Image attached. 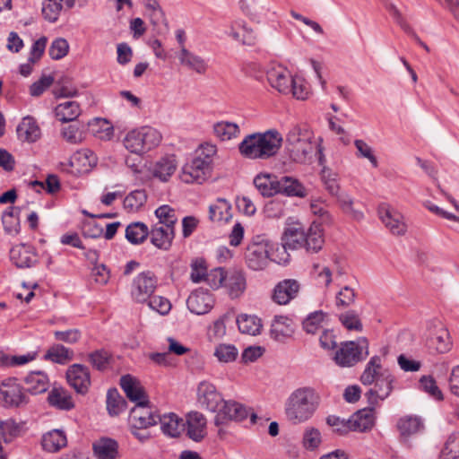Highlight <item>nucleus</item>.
Masks as SVG:
<instances>
[{"instance_id":"1","label":"nucleus","mask_w":459,"mask_h":459,"mask_svg":"<svg viewBox=\"0 0 459 459\" xmlns=\"http://www.w3.org/2000/svg\"><path fill=\"white\" fill-rule=\"evenodd\" d=\"M315 154H318L319 163L323 165L322 151L312 142V133L306 126L297 125L286 134L280 162L286 168H291L293 164L310 163Z\"/></svg>"},{"instance_id":"2","label":"nucleus","mask_w":459,"mask_h":459,"mask_svg":"<svg viewBox=\"0 0 459 459\" xmlns=\"http://www.w3.org/2000/svg\"><path fill=\"white\" fill-rule=\"evenodd\" d=\"M282 143L281 134L277 129H269L246 135L238 144V151L246 159L265 160L276 156Z\"/></svg>"},{"instance_id":"3","label":"nucleus","mask_w":459,"mask_h":459,"mask_svg":"<svg viewBox=\"0 0 459 459\" xmlns=\"http://www.w3.org/2000/svg\"><path fill=\"white\" fill-rule=\"evenodd\" d=\"M282 241L290 249L305 248L307 253L319 252L325 243L323 230L320 224L314 221L308 228L301 222H293L284 230Z\"/></svg>"},{"instance_id":"4","label":"nucleus","mask_w":459,"mask_h":459,"mask_svg":"<svg viewBox=\"0 0 459 459\" xmlns=\"http://www.w3.org/2000/svg\"><path fill=\"white\" fill-rule=\"evenodd\" d=\"M317 407V396L311 388L295 390L285 405L287 419L294 424L301 423L312 417Z\"/></svg>"},{"instance_id":"5","label":"nucleus","mask_w":459,"mask_h":459,"mask_svg":"<svg viewBox=\"0 0 459 459\" xmlns=\"http://www.w3.org/2000/svg\"><path fill=\"white\" fill-rule=\"evenodd\" d=\"M161 134L152 126H141L129 131L124 138L125 147L134 154H143L160 143Z\"/></svg>"},{"instance_id":"6","label":"nucleus","mask_w":459,"mask_h":459,"mask_svg":"<svg viewBox=\"0 0 459 459\" xmlns=\"http://www.w3.org/2000/svg\"><path fill=\"white\" fill-rule=\"evenodd\" d=\"M368 355V342L367 338H359L357 342L347 341L341 342L337 348L333 360L342 368L353 367L364 360Z\"/></svg>"},{"instance_id":"7","label":"nucleus","mask_w":459,"mask_h":459,"mask_svg":"<svg viewBox=\"0 0 459 459\" xmlns=\"http://www.w3.org/2000/svg\"><path fill=\"white\" fill-rule=\"evenodd\" d=\"M271 241L264 235L253 238L246 249L245 259L248 268L254 271L264 270L270 263Z\"/></svg>"},{"instance_id":"8","label":"nucleus","mask_w":459,"mask_h":459,"mask_svg":"<svg viewBox=\"0 0 459 459\" xmlns=\"http://www.w3.org/2000/svg\"><path fill=\"white\" fill-rule=\"evenodd\" d=\"M158 279L151 271L139 273L133 281L131 296L138 303L148 301L157 288Z\"/></svg>"},{"instance_id":"9","label":"nucleus","mask_w":459,"mask_h":459,"mask_svg":"<svg viewBox=\"0 0 459 459\" xmlns=\"http://www.w3.org/2000/svg\"><path fill=\"white\" fill-rule=\"evenodd\" d=\"M395 377L387 370H382L375 380L374 386L365 394L369 406L375 407L379 401L386 399L394 389Z\"/></svg>"},{"instance_id":"10","label":"nucleus","mask_w":459,"mask_h":459,"mask_svg":"<svg viewBox=\"0 0 459 459\" xmlns=\"http://www.w3.org/2000/svg\"><path fill=\"white\" fill-rule=\"evenodd\" d=\"M0 394L7 407H21L29 403L26 390L16 378H7L0 383Z\"/></svg>"},{"instance_id":"11","label":"nucleus","mask_w":459,"mask_h":459,"mask_svg":"<svg viewBox=\"0 0 459 459\" xmlns=\"http://www.w3.org/2000/svg\"><path fill=\"white\" fill-rule=\"evenodd\" d=\"M266 77L269 84L278 92L281 94L290 93L293 76L285 66L279 64H271L266 72Z\"/></svg>"},{"instance_id":"12","label":"nucleus","mask_w":459,"mask_h":459,"mask_svg":"<svg viewBox=\"0 0 459 459\" xmlns=\"http://www.w3.org/2000/svg\"><path fill=\"white\" fill-rule=\"evenodd\" d=\"M149 400L135 404L130 411V419L134 429H147L158 423L159 415L149 406Z\"/></svg>"},{"instance_id":"13","label":"nucleus","mask_w":459,"mask_h":459,"mask_svg":"<svg viewBox=\"0 0 459 459\" xmlns=\"http://www.w3.org/2000/svg\"><path fill=\"white\" fill-rule=\"evenodd\" d=\"M69 385L81 394H85L91 385L89 368L82 364H73L66 371Z\"/></svg>"},{"instance_id":"14","label":"nucleus","mask_w":459,"mask_h":459,"mask_svg":"<svg viewBox=\"0 0 459 459\" xmlns=\"http://www.w3.org/2000/svg\"><path fill=\"white\" fill-rule=\"evenodd\" d=\"M247 411L242 404L227 401L224 402L222 407L218 411L214 418V424L221 426L227 424L230 420L241 421L247 417Z\"/></svg>"},{"instance_id":"15","label":"nucleus","mask_w":459,"mask_h":459,"mask_svg":"<svg viewBox=\"0 0 459 459\" xmlns=\"http://www.w3.org/2000/svg\"><path fill=\"white\" fill-rule=\"evenodd\" d=\"M378 214L382 222L394 235H403L406 232L407 226L403 215L389 205L381 204L378 207Z\"/></svg>"},{"instance_id":"16","label":"nucleus","mask_w":459,"mask_h":459,"mask_svg":"<svg viewBox=\"0 0 459 459\" xmlns=\"http://www.w3.org/2000/svg\"><path fill=\"white\" fill-rule=\"evenodd\" d=\"M197 400L202 406L211 411H216L219 405L223 402L215 385L208 381L199 383L197 386Z\"/></svg>"},{"instance_id":"17","label":"nucleus","mask_w":459,"mask_h":459,"mask_svg":"<svg viewBox=\"0 0 459 459\" xmlns=\"http://www.w3.org/2000/svg\"><path fill=\"white\" fill-rule=\"evenodd\" d=\"M224 288L231 299L239 298L247 289L246 273L243 270L230 268L227 270Z\"/></svg>"},{"instance_id":"18","label":"nucleus","mask_w":459,"mask_h":459,"mask_svg":"<svg viewBox=\"0 0 459 459\" xmlns=\"http://www.w3.org/2000/svg\"><path fill=\"white\" fill-rule=\"evenodd\" d=\"M97 163V156L89 149L75 152L69 160V165L75 172H91Z\"/></svg>"},{"instance_id":"19","label":"nucleus","mask_w":459,"mask_h":459,"mask_svg":"<svg viewBox=\"0 0 459 459\" xmlns=\"http://www.w3.org/2000/svg\"><path fill=\"white\" fill-rule=\"evenodd\" d=\"M299 290V283L296 280H284L274 287L273 300L279 305H286L297 296Z\"/></svg>"},{"instance_id":"20","label":"nucleus","mask_w":459,"mask_h":459,"mask_svg":"<svg viewBox=\"0 0 459 459\" xmlns=\"http://www.w3.org/2000/svg\"><path fill=\"white\" fill-rule=\"evenodd\" d=\"M217 149L213 144L206 143L201 145L195 151V157L191 161V169L194 170H212L213 156L216 154Z\"/></svg>"},{"instance_id":"21","label":"nucleus","mask_w":459,"mask_h":459,"mask_svg":"<svg viewBox=\"0 0 459 459\" xmlns=\"http://www.w3.org/2000/svg\"><path fill=\"white\" fill-rule=\"evenodd\" d=\"M120 386L126 397L135 404L149 400L140 381L129 374L121 377Z\"/></svg>"},{"instance_id":"22","label":"nucleus","mask_w":459,"mask_h":459,"mask_svg":"<svg viewBox=\"0 0 459 459\" xmlns=\"http://www.w3.org/2000/svg\"><path fill=\"white\" fill-rule=\"evenodd\" d=\"M18 139L22 142L35 143L41 136V130L33 117H24L16 128Z\"/></svg>"},{"instance_id":"23","label":"nucleus","mask_w":459,"mask_h":459,"mask_svg":"<svg viewBox=\"0 0 459 459\" xmlns=\"http://www.w3.org/2000/svg\"><path fill=\"white\" fill-rule=\"evenodd\" d=\"M186 304L192 313L204 315L212 307L213 299L210 293L204 290H195L188 297Z\"/></svg>"},{"instance_id":"24","label":"nucleus","mask_w":459,"mask_h":459,"mask_svg":"<svg viewBox=\"0 0 459 459\" xmlns=\"http://www.w3.org/2000/svg\"><path fill=\"white\" fill-rule=\"evenodd\" d=\"M206 419L198 411L188 413L186 419V434L189 438L200 442L205 436Z\"/></svg>"},{"instance_id":"25","label":"nucleus","mask_w":459,"mask_h":459,"mask_svg":"<svg viewBox=\"0 0 459 459\" xmlns=\"http://www.w3.org/2000/svg\"><path fill=\"white\" fill-rule=\"evenodd\" d=\"M351 431L366 432L374 426V407L369 406L355 412L350 418Z\"/></svg>"},{"instance_id":"26","label":"nucleus","mask_w":459,"mask_h":459,"mask_svg":"<svg viewBox=\"0 0 459 459\" xmlns=\"http://www.w3.org/2000/svg\"><path fill=\"white\" fill-rule=\"evenodd\" d=\"M149 235L152 245L160 249L169 250L175 237V231L172 228L155 224L149 231Z\"/></svg>"},{"instance_id":"27","label":"nucleus","mask_w":459,"mask_h":459,"mask_svg":"<svg viewBox=\"0 0 459 459\" xmlns=\"http://www.w3.org/2000/svg\"><path fill=\"white\" fill-rule=\"evenodd\" d=\"M294 333L292 320L287 316H275L270 330L271 337L277 342H284Z\"/></svg>"},{"instance_id":"28","label":"nucleus","mask_w":459,"mask_h":459,"mask_svg":"<svg viewBox=\"0 0 459 459\" xmlns=\"http://www.w3.org/2000/svg\"><path fill=\"white\" fill-rule=\"evenodd\" d=\"M254 185L264 196H273L280 193V180L275 174H257Z\"/></svg>"},{"instance_id":"29","label":"nucleus","mask_w":459,"mask_h":459,"mask_svg":"<svg viewBox=\"0 0 459 459\" xmlns=\"http://www.w3.org/2000/svg\"><path fill=\"white\" fill-rule=\"evenodd\" d=\"M10 258L18 268H29L36 263V255L30 247L15 246L10 250Z\"/></svg>"},{"instance_id":"30","label":"nucleus","mask_w":459,"mask_h":459,"mask_svg":"<svg viewBox=\"0 0 459 459\" xmlns=\"http://www.w3.org/2000/svg\"><path fill=\"white\" fill-rule=\"evenodd\" d=\"M158 422L160 423L162 432L171 437H179L185 427L183 420L173 412L159 415Z\"/></svg>"},{"instance_id":"31","label":"nucleus","mask_w":459,"mask_h":459,"mask_svg":"<svg viewBox=\"0 0 459 459\" xmlns=\"http://www.w3.org/2000/svg\"><path fill=\"white\" fill-rule=\"evenodd\" d=\"M63 3L67 8L74 6L76 0H43L42 15L49 22L57 21L63 9Z\"/></svg>"},{"instance_id":"32","label":"nucleus","mask_w":459,"mask_h":459,"mask_svg":"<svg viewBox=\"0 0 459 459\" xmlns=\"http://www.w3.org/2000/svg\"><path fill=\"white\" fill-rule=\"evenodd\" d=\"M94 455L98 459H116L118 454V444L115 439L102 437L93 443Z\"/></svg>"},{"instance_id":"33","label":"nucleus","mask_w":459,"mask_h":459,"mask_svg":"<svg viewBox=\"0 0 459 459\" xmlns=\"http://www.w3.org/2000/svg\"><path fill=\"white\" fill-rule=\"evenodd\" d=\"M427 347L437 353H446L452 348L450 334L445 328H441L435 334L426 340Z\"/></svg>"},{"instance_id":"34","label":"nucleus","mask_w":459,"mask_h":459,"mask_svg":"<svg viewBox=\"0 0 459 459\" xmlns=\"http://www.w3.org/2000/svg\"><path fill=\"white\" fill-rule=\"evenodd\" d=\"M178 58L182 65L195 71L197 74H203L207 69L205 61L201 56L187 50L185 47L180 48Z\"/></svg>"},{"instance_id":"35","label":"nucleus","mask_w":459,"mask_h":459,"mask_svg":"<svg viewBox=\"0 0 459 459\" xmlns=\"http://www.w3.org/2000/svg\"><path fill=\"white\" fill-rule=\"evenodd\" d=\"M67 444L65 434L59 429H53L43 435L41 445L45 451L56 453Z\"/></svg>"},{"instance_id":"36","label":"nucleus","mask_w":459,"mask_h":459,"mask_svg":"<svg viewBox=\"0 0 459 459\" xmlns=\"http://www.w3.org/2000/svg\"><path fill=\"white\" fill-rule=\"evenodd\" d=\"M26 392L38 394L46 392L49 386L48 376L41 371L30 372L25 377Z\"/></svg>"},{"instance_id":"37","label":"nucleus","mask_w":459,"mask_h":459,"mask_svg":"<svg viewBox=\"0 0 459 459\" xmlns=\"http://www.w3.org/2000/svg\"><path fill=\"white\" fill-rule=\"evenodd\" d=\"M49 404L63 411L74 408V403L69 392L64 388H53L48 396Z\"/></svg>"},{"instance_id":"38","label":"nucleus","mask_w":459,"mask_h":459,"mask_svg":"<svg viewBox=\"0 0 459 459\" xmlns=\"http://www.w3.org/2000/svg\"><path fill=\"white\" fill-rule=\"evenodd\" d=\"M81 113V108L76 101H65L58 104L55 108V114L63 123L75 120Z\"/></svg>"},{"instance_id":"39","label":"nucleus","mask_w":459,"mask_h":459,"mask_svg":"<svg viewBox=\"0 0 459 459\" xmlns=\"http://www.w3.org/2000/svg\"><path fill=\"white\" fill-rule=\"evenodd\" d=\"M385 8L389 12L390 15L393 17L394 22L407 33L413 36L415 40L418 42L420 46H421L427 52H429V48L427 44H425L412 30L411 26L407 23L402 13L398 10V8L392 3H386Z\"/></svg>"},{"instance_id":"40","label":"nucleus","mask_w":459,"mask_h":459,"mask_svg":"<svg viewBox=\"0 0 459 459\" xmlns=\"http://www.w3.org/2000/svg\"><path fill=\"white\" fill-rule=\"evenodd\" d=\"M381 358L377 355L373 356L367 363L365 369L360 376V382L364 385H371L379 374H381Z\"/></svg>"},{"instance_id":"41","label":"nucleus","mask_w":459,"mask_h":459,"mask_svg":"<svg viewBox=\"0 0 459 459\" xmlns=\"http://www.w3.org/2000/svg\"><path fill=\"white\" fill-rule=\"evenodd\" d=\"M106 403L108 412L111 417L119 415L127 406L126 401L116 388H111L108 391Z\"/></svg>"},{"instance_id":"42","label":"nucleus","mask_w":459,"mask_h":459,"mask_svg":"<svg viewBox=\"0 0 459 459\" xmlns=\"http://www.w3.org/2000/svg\"><path fill=\"white\" fill-rule=\"evenodd\" d=\"M236 321L238 330L243 333L256 335L261 332V320L255 316L240 315Z\"/></svg>"},{"instance_id":"43","label":"nucleus","mask_w":459,"mask_h":459,"mask_svg":"<svg viewBox=\"0 0 459 459\" xmlns=\"http://www.w3.org/2000/svg\"><path fill=\"white\" fill-rule=\"evenodd\" d=\"M338 203L342 212L355 221L363 219L364 214L360 209L361 204H355L353 199L347 194H341L338 195Z\"/></svg>"},{"instance_id":"44","label":"nucleus","mask_w":459,"mask_h":459,"mask_svg":"<svg viewBox=\"0 0 459 459\" xmlns=\"http://www.w3.org/2000/svg\"><path fill=\"white\" fill-rule=\"evenodd\" d=\"M397 428L403 437H410L422 430L424 425L416 416H405L399 420Z\"/></svg>"},{"instance_id":"45","label":"nucleus","mask_w":459,"mask_h":459,"mask_svg":"<svg viewBox=\"0 0 459 459\" xmlns=\"http://www.w3.org/2000/svg\"><path fill=\"white\" fill-rule=\"evenodd\" d=\"M148 236L149 230L143 222H133L126 229V239L134 245L143 243Z\"/></svg>"},{"instance_id":"46","label":"nucleus","mask_w":459,"mask_h":459,"mask_svg":"<svg viewBox=\"0 0 459 459\" xmlns=\"http://www.w3.org/2000/svg\"><path fill=\"white\" fill-rule=\"evenodd\" d=\"M439 459H459V432L455 431L448 436Z\"/></svg>"},{"instance_id":"47","label":"nucleus","mask_w":459,"mask_h":459,"mask_svg":"<svg viewBox=\"0 0 459 459\" xmlns=\"http://www.w3.org/2000/svg\"><path fill=\"white\" fill-rule=\"evenodd\" d=\"M280 193L285 194L289 196L303 197L306 195V190L304 186L293 178L283 177L280 180Z\"/></svg>"},{"instance_id":"48","label":"nucleus","mask_w":459,"mask_h":459,"mask_svg":"<svg viewBox=\"0 0 459 459\" xmlns=\"http://www.w3.org/2000/svg\"><path fill=\"white\" fill-rule=\"evenodd\" d=\"M146 201L147 195L145 190H134L126 196L124 208L129 212H136L145 204Z\"/></svg>"},{"instance_id":"49","label":"nucleus","mask_w":459,"mask_h":459,"mask_svg":"<svg viewBox=\"0 0 459 459\" xmlns=\"http://www.w3.org/2000/svg\"><path fill=\"white\" fill-rule=\"evenodd\" d=\"M21 430L22 426L13 419L0 420V435L4 443H11L20 435Z\"/></svg>"},{"instance_id":"50","label":"nucleus","mask_w":459,"mask_h":459,"mask_svg":"<svg viewBox=\"0 0 459 459\" xmlns=\"http://www.w3.org/2000/svg\"><path fill=\"white\" fill-rule=\"evenodd\" d=\"M73 351L62 344H55L45 354V359L53 362L64 364L72 359Z\"/></svg>"},{"instance_id":"51","label":"nucleus","mask_w":459,"mask_h":459,"mask_svg":"<svg viewBox=\"0 0 459 459\" xmlns=\"http://www.w3.org/2000/svg\"><path fill=\"white\" fill-rule=\"evenodd\" d=\"M155 215L159 219V222L157 223L159 226L174 229V226L178 221L175 210L167 204L157 208L155 211Z\"/></svg>"},{"instance_id":"52","label":"nucleus","mask_w":459,"mask_h":459,"mask_svg":"<svg viewBox=\"0 0 459 459\" xmlns=\"http://www.w3.org/2000/svg\"><path fill=\"white\" fill-rule=\"evenodd\" d=\"M289 247L284 241L281 244L273 243L271 241L270 247V262H274L279 264H287L290 261V254L288 253Z\"/></svg>"},{"instance_id":"53","label":"nucleus","mask_w":459,"mask_h":459,"mask_svg":"<svg viewBox=\"0 0 459 459\" xmlns=\"http://www.w3.org/2000/svg\"><path fill=\"white\" fill-rule=\"evenodd\" d=\"M215 134L221 140H230L239 133L237 124L231 122H219L213 127Z\"/></svg>"},{"instance_id":"54","label":"nucleus","mask_w":459,"mask_h":459,"mask_svg":"<svg viewBox=\"0 0 459 459\" xmlns=\"http://www.w3.org/2000/svg\"><path fill=\"white\" fill-rule=\"evenodd\" d=\"M92 367L100 371L105 370L111 359L110 354L105 350H97L88 355Z\"/></svg>"},{"instance_id":"55","label":"nucleus","mask_w":459,"mask_h":459,"mask_svg":"<svg viewBox=\"0 0 459 459\" xmlns=\"http://www.w3.org/2000/svg\"><path fill=\"white\" fill-rule=\"evenodd\" d=\"M339 320L342 325L350 331H362V323L359 315L354 310H349L339 316Z\"/></svg>"},{"instance_id":"56","label":"nucleus","mask_w":459,"mask_h":459,"mask_svg":"<svg viewBox=\"0 0 459 459\" xmlns=\"http://www.w3.org/2000/svg\"><path fill=\"white\" fill-rule=\"evenodd\" d=\"M2 222L4 225V231L7 234L16 235L20 231V221L19 219L13 215V207H9L3 213Z\"/></svg>"},{"instance_id":"57","label":"nucleus","mask_w":459,"mask_h":459,"mask_svg":"<svg viewBox=\"0 0 459 459\" xmlns=\"http://www.w3.org/2000/svg\"><path fill=\"white\" fill-rule=\"evenodd\" d=\"M354 145L357 149L356 156L368 159L372 164L373 169H377V160L373 153L372 148L365 141L360 139L355 140Z\"/></svg>"},{"instance_id":"58","label":"nucleus","mask_w":459,"mask_h":459,"mask_svg":"<svg viewBox=\"0 0 459 459\" xmlns=\"http://www.w3.org/2000/svg\"><path fill=\"white\" fill-rule=\"evenodd\" d=\"M30 185L31 186H39L50 195L57 193L61 188L60 180L56 174H48L45 181L34 180L30 181Z\"/></svg>"},{"instance_id":"59","label":"nucleus","mask_w":459,"mask_h":459,"mask_svg":"<svg viewBox=\"0 0 459 459\" xmlns=\"http://www.w3.org/2000/svg\"><path fill=\"white\" fill-rule=\"evenodd\" d=\"M420 388L437 400H443V394L436 380L431 376H423L420 379Z\"/></svg>"},{"instance_id":"60","label":"nucleus","mask_w":459,"mask_h":459,"mask_svg":"<svg viewBox=\"0 0 459 459\" xmlns=\"http://www.w3.org/2000/svg\"><path fill=\"white\" fill-rule=\"evenodd\" d=\"M325 314L323 311H316L311 313L303 321V329L307 333L314 334L317 332L321 323L324 321Z\"/></svg>"},{"instance_id":"61","label":"nucleus","mask_w":459,"mask_h":459,"mask_svg":"<svg viewBox=\"0 0 459 459\" xmlns=\"http://www.w3.org/2000/svg\"><path fill=\"white\" fill-rule=\"evenodd\" d=\"M214 355L221 362L234 361L238 356V351L234 345L220 344L216 347Z\"/></svg>"},{"instance_id":"62","label":"nucleus","mask_w":459,"mask_h":459,"mask_svg":"<svg viewBox=\"0 0 459 459\" xmlns=\"http://www.w3.org/2000/svg\"><path fill=\"white\" fill-rule=\"evenodd\" d=\"M356 296L355 290L349 286H344L336 294V306L339 307H348L354 304Z\"/></svg>"},{"instance_id":"63","label":"nucleus","mask_w":459,"mask_h":459,"mask_svg":"<svg viewBox=\"0 0 459 459\" xmlns=\"http://www.w3.org/2000/svg\"><path fill=\"white\" fill-rule=\"evenodd\" d=\"M69 50V44L66 39L59 38L55 39L48 50L52 59L59 60L65 56Z\"/></svg>"},{"instance_id":"64","label":"nucleus","mask_w":459,"mask_h":459,"mask_svg":"<svg viewBox=\"0 0 459 459\" xmlns=\"http://www.w3.org/2000/svg\"><path fill=\"white\" fill-rule=\"evenodd\" d=\"M227 270L221 267L214 268L206 274L205 281L212 289L224 287Z\"/></svg>"}]
</instances>
